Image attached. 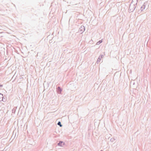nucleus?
<instances>
[{"label":"nucleus","mask_w":151,"mask_h":151,"mask_svg":"<svg viewBox=\"0 0 151 151\" xmlns=\"http://www.w3.org/2000/svg\"><path fill=\"white\" fill-rule=\"evenodd\" d=\"M3 98V94L0 93V101L2 100Z\"/></svg>","instance_id":"obj_1"},{"label":"nucleus","mask_w":151,"mask_h":151,"mask_svg":"<svg viewBox=\"0 0 151 151\" xmlns=\"http://www.w3.org/2000/svg\"><path fill=\"white\" fill-rule=\"evenodd\" d=\"M63 144V143L62 142H60L59 143H58V145H60V146H62V144Z\"/></svg>","instance_id":"obj_2"},{"label":"nucleus","mask_w":151,"mask_h":151,"mask_svg":"<svg viewBox=\"0 0 151 151\" xmlns=\"http://www.w3.org/2000/svg\"><path fill=\"white\" fill-rule=\"evenodd\" d=\"M58 91H60V92L61 91V89L59 87L58 88Z\"/></svg>","instance_id":"obj_3"},{"label":"nucleus","mask_w":151,"mask_h":151,"mask_svg":"<svg viewBox=\"0 0 151 151\" xmlns=\"http://www.w3.org/2000/svg\"><path fill=\"white\" fill-rule=\"evenodd\" d=\"M58 125H60V127H62V125L61 124V123H60V122H58Z\"/></svg>","instance_id":"obj_4"},{"label":"nucleus","mask_w":151,"mask_h":151,"mask_svg":"<svg viewBox=\"0 0 151 151\" xmlns=\"http://www.w3.org/2000/svg\"><path fill=\"white\" fill-rule=\"evenodd\" d=\"M102 42V40H100L99 42H97V45H99V44L101 43Z\"/></svg>","instance_id":"obj_5"},{"label":"nucleus","mask_w":151,"mask_h":151,"mask_svg":"<svg viewBox=\"0 0 151 151\" xmlns=\"http://www.w3.org/2000/svg\"><path fill=\"white\" fill-rule=\"evenodd\" d=\"M3 85H2L0 84V88L2 87Z\"/></svg>","instance_id":"obj_6"}]
</instances>
